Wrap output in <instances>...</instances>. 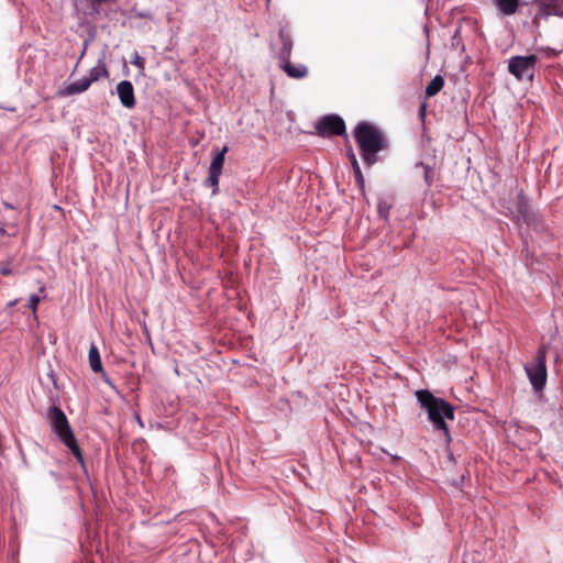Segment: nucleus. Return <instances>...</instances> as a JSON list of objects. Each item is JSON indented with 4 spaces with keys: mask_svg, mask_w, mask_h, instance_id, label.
I'll return each instance as SVG.
<instances>
[{
    "mask_svg": "<svg viewBox=\"0 0 563 563\" xmlns=\"http://www.w3.org/2000/svg\"><path fill=\"white\" fill-rule=\"evenodd\" d=\"M117 93L121 104L126 109L135 106L134 88L131 81L122 80L117 85Z\"/></svg>",
    "mask_w": 563,
    "mask_h": 563,
    "instance_id": "obj_7",
    "label": "nucleus"
},
{
    "mask_svg": "<svg viewBox=\"0 0 563 563\" xmlns=\"http://www.w3.org/2000/svg\"><path fill=\"white\" fill-rule=\"evenodd\" d=\"M220 176H221V173L213 172V170L209 169V176L206 179V186L212 187L213 194H216L218 191Z\"/></svg>",
    "mask_w": 563,
    "mask_h": 563,
    "instance_id": "obj_18",
    "label": "nucleus"
},
{
    "mask_svg": "<svg viewBox=\"0 0 563 563\" xmlns=\"http://www.w3.org/2000/svg\"><path fill=\"white\" fill-rule=\"evenodd\" d=\"M88 360H89V365H90L91 371L95 373H101L102 376L104 377V380L109 383V379L107 378V375L103 372L99 350H98L97 345L93 343L90 344Z\"/></svg>",
    "mask_w": 563,
    "mask_h": 563,
    "instance_id": "obj_10",
    "label": "nucleus"
},
{
    "mask_svg": "<svg viewBox=\"0 0 563 563\" xmlns=\"http://www.w3.org/2000/svg\"><path fill=\"white\" fill-rule=\"evenodd\" d=\"M553 55H556L559 52H556L555 49H549Z\"/></svg>",
    "mask_w": 563,
    "mask_h": 563,
    "instance_id": "obj_23",
    "label": "nucleus"
},
{
    "mask_svg": "<svg viewBox=\"0 0 563 563\" xmlns=\"http://www.w3.org/2000/svg\"><path fill=\"white\" fill-rule=\"evenodd\" d=\"M90 85H91V80H89L87 77H82V78L69 84L65 88H63L59 91V95L63 97H68V96L81 93V92H85L90 87Z\"/></svg>",
    "mask_w": 563,
    "mask_h": 563,
    "instance_id": "obj_8",
    "label": "nucleus"
},
{
    "mask_svg": "<svg viewBox=\"0 0 563 563\" xmlns=\"http://www.w3.org/2000/svg\"><path fill=\"white\" fill-rule=\"evenodd\" d=\"M316 128L321 136L344 135L346 133L343 119L336 114L322 117Z\"/></svg>",
    "mask_w": 563,
    "mask_h": 563,
    "instance_id": "obj_6",
    "label": "nucleus"
},
{
    "mask_svg": "<svg viewBox=\"0 0 563 563\" xmlns=\"http://www.w3.org/2000/svg\"><path fill=\"white\" fill-rule=\"evenodd\" d=\"M3 206H4V208H7V209H13V206H12V205H10L9 202H3Z\"/></svg>",
    "mask_w": 563,
    "mask_h": 563,
    "instance_id": "obj_22",
    "label": "nucleus"
},
{
    "mask_svg": "<svg viewBox=\"0 0 563 563\" xmlns=\"http://www.w3.org/2000/svg\"><path fill=\"white\" fill-rule=\"evenodd\" d=\"M279 40L282 42V48L278 54L279 62L289 59L292 48V41L286 30L279 31Z\"/></svg>",
    "mask_w": 563,
    "mask_h": 563,
    "instance_id": "obj_11",
    "label": "nucleus"
},
{
    "mask_svg": "<svg viewBox=\"0 0 563 563\" xmlns=\"http://www.w3.org/2000/svg\"><path fill=\"white\" fill-rule=\"evenodd\" d=\"M48 419L54 433L71 451L76 460L80 464H84L80 448L77 444L76 438L64 411L59 407H52L48 410Z\"/></svg>",
    "mask_w": 563,
    "mask_h": 563,
    "instance_id": "obj_3",
    "label": "nucleus"
},
{
    "mask_svg": "<svg viewBox=\"0 0 563 563\" xmlns=\"http://www.w3.org/2000/svg\"><path fill=\"white\" fill-rule=\"evenodd\" d=\"M353 134L360 147L362 159L365 164L372 166L376 162V154L387 146L384 134L368 122L358 123Z\"/></svg>",
    "mask_w": 563,
    "mask_h": 563,
    "instance_id": "obj_2",
    "label": "nucleus"
},
{
    "mask_svg": "<svg viewBox=\"0 0 563 563\" xmlns=\"http://www.w3.org/2000/svg\"><path fill=\"white\" fill-rule=\"evenodd\" d=\"M416 167L422 169L424 183H426L427 187H431L434 183L433 169L430 166L424 165L423 163L417 164Z\"/></svg>",
    "mask_w": 563,
    "mask_h": 563,
    "instance_id": "obj_17",
    "label": "nucleus"
},
{
    "mask_svg": "<svg viewBox=\"0 0 563 563\" xmlns=\"http://www.w3.org/2000/svg\"><path fill=\"white\" fill-rule=\"evenodd\" d=\"M494 3L503 15H512L518 9L519 0H494Z\"/></svg>",
    "mask_w": 563,
    "mask_h": 563,
    "instance_id": "obj_12",
    "label": "nucleus"
},
{
    "mask_svg": "<svg viewBox=\"0 0 563 563\" xmlns=\"http://www.w3.org/2000/svg\"><path fill=\"white\" fill-rule=\"evenodd\" d=\"M279 63L283 70L291 78L300 79L308 75V68L302 64L295 65L289 59Z\"/></svg>",
    "mask_w": 563,
    "mask_h": 563,
    "instance_id": "obj_9",
    "label": "nucleus"
},
{
    "mask_svg": "<svg viewBox=\"0 0 563 563\" xmlns=\"http://www.w3.org/2000/svg\"><path fill=\"white\" fill-rule=\"evenodd\" d=\"M525 368L533 389L542 390L547 383L545 349L543 346L539 349L534 363Z\"/></svg>",
    "mask_w": 563,
    "mask_h": 563,
    "instance_id": "obj_5",
    "label": "nucleus"
},
{
    "mask_svg": "<svg viewBox=\"0 0 563 563\" xmlns=\"http://www.w3.org/2000/svg\"><path fill=\"white\" fill-rule=\"evenodd\" d=\"M538 57L536 55L512 56L508 60V71L517 80L532 81L536 73Z\"/></svg>",
    "mask_w": 563,
    "mask_h": 563,
    "instance_id": "obj_4",
    "label": "nucleus"
},
{
    "mask_svg": "<svg viewBox=\"0 0 563 563\" xmlns=\"http://www.w3.org/2000/svg\"><path fill=\"white\" fill-rule=\"evenodd\" d=\"M228 152V147L224 146L220 152H218L211 161L210 170L222 173L224 156Z\"/></svg>",
    "mask_w": 563,
    "mask_h": 563,
    "instance_id": "obj_15",
    "label": "nucleus"
},
{
    "mask_svg": "<svg viewBox=\"0 0 563 563\" xmlns=\"http://www.w3.org/2000/svg\"><path fill=\"white\" fill-rule=\"evenodd\" d=\"M444 86V79L442 76L437 75L428 84L426 87V96L433 97L435 96Z\"/></svg>",
    "mask_w": 563,
    "mask_h": 563,
    "instance_id": "obj_14",
    "label": "nucleus"
},
{
    "mask_svg": "<svg viewBox=\"0 0 563 563\" xmlns=\"http://www.w3.org/2000/svg\"><path fill=\"white\" fill-rule=\"evenodd\" d=\"M40 301H41V297H40L38 295H35V294L31 295V296L29 297V308H30L33 312H35V311H36V309H37V305H38V302H40Z\"/></svg>",
    "mask_w": 563,
    "mask_h": 563,
    "instance_id": "obj_19",
    "label": "nucleus"
},
{
    "mask_svg": "<svg viewBox=\"0 0 563 563\" xmlns=\"http://www.w3.org/2000/svg\"><path fill=\"white\" fill-rule=\"evenodd\" d=\"M349 157H350L351 163H352V167H353V173H354L355 179H356L357 184L361 187H363L364 186V178H363V175H362L358 162L356 159V156H355V154L352 151H350Z\"/></svg>",
    "mask_w": 563,
    "mask_h": 563,
    "instance_id": "obj_16",
    "label": "nucleus"
},
{
    "mask_svg": "<svg viewBox=\"0 0 563 563\" xmlns=\"http://www.w3.org/2000/svg\"><path fill=\"white\" fill-rule=\"evenodd\" d=\"M0 273H1L2 275H10V274L12 273V271H11V268H10V267L5 266V267H2V268L0 269Z\"/></svg>",
    "mask_w": 563,
    "mask_h": 563,
    "instance_id": "obj_21",
    "label": "nucleus"
},
{
    "mask_svg": "<svg viewBox=\"0 0 563 563\" xmlns=\"http://www.w3.org/2000/svg\"><path fill=\"white\" fill-rule=\"evenodd\" d=\"M415 395L420 407L427 412L433 430L442 432L445 441L449 442L450 431L445 421L454 419L452 405L442 398L435 397L428 389L417 390Z\"/></svg>",
    "mask_w": 563,
    "mask_h": 563,
    "instance_id": "obj_1",
    "label": "nucleus"
},
{
    "mask_svg": "<svg viewBox=\"0 0 563 563\" xmlns=\"http://www.w3.org/2000/svg\"><path fill=\"white\" fill-rule=\"evenodd\" d=\"M109 73L107 69V66L102 59H99L97 65L93 66L89 71V77H87L89 80H91V84L99 80L100 78L108 77Z\"/></svg>",
    "mask_w": 563,
    "mask_h": 563,
    "instance_id": "obj_13",
    "label": "nucleus"
},
{
    "mask_svg": "<svg viewBox=\"0 0 563 563\" xmlns=\"http://www.w3.org/2000/svg\"><path fill=\"white\" fill-rule=\"evenodd\" d=\"M132 64L136 65L141 69L144 68V59L140 57L137 54L135 55L134 59L132 60Z\"/></svg>",
    "mask_w": 563,
    "mask_h": 563,
    "instance_id": "obj_20",
    "label": "nucleus"
}]
</instances>
